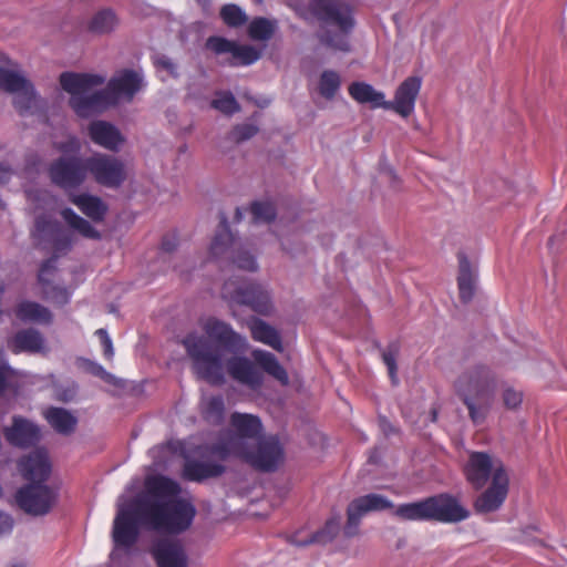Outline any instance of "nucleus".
Returning <instances> with one entry per match:
<instances>
[{
    "label": "nucleus",
    "mask_w": 567,
    "mask_h": 567,
    "mask_svg": "<svg viewBox=\"0 0 567 567\" xmlns=\"http://www.w3.org/2000/svg\"><path fill=\"white\" fill-rule=\"evenodd\" d=\"M224 22L230 27H238L246 22V13L235 4H226L220 11Z\"/></svg>",
    "instance_id": "42"
},
{
    "label": "nucleus",
    "mask_w": 567,
    "mask_h": 567,
    "mask_svg": "<svg viewBox=\"0 0 567 567\" xmlns=\"http://www.w3.org/2000/svg\"><path fill=\"white\" fill-rule=\"evenodd\" d=\"M502 396H503L504 405L509 410L518 409L523 402L522 391L516 390L513 386H506L503 390Z\"/></svg>",
    "instance_id": "49"
},
{
    "label": "nucleus",
    "mask_w": 567,
    "mask_h": 567,
    "mask_svg": "<svg viewBox=\"0 0 567 567\" xmlns=\"http://www.w3.org/2000/svg\"><path fill=\"white\" fill-rule=\"evenodd\" d=\"M275 23L265 18H258L249 24V35L255 40H268L275 32Z\"/></svg>",
    "instance_id": "40"
},
{
    "label": "nucleus",
    "mask_w": 567,
    "mask_h": 567,
    "mask_svg": "<svg viewBox=\"0 0 567 567\" xmlns=\"http://www.w3.org/2000/svg\"><path fill=\"white\" fill-rule=\"evenodd\" d=\"M340 84V76L337 72L324 71L320 78L319 92L323 97L331 100L339 91Z\"/></svg>",
    "instance_id": "39"
},
{
    "label": "nucleus",
    "mask_w": 567,
    "mask_h": 567,
    "mask_svg": "<svg viewBox=\"0 0 567 567\" xmlns=\"http://www.w3.org/2000/svg\"><path fill=\"white\" fill-rule=\"evenodd\" d=\"M58 498L55 488L41 485L30 484L20 488L16 499L18 505L28 514L41 516L48 514L54 506Z\"/></svg>",
    "instance_id": "13"
},
{
    "label": "nucleus",
    "mask_w": 567,
    "mask_h": 567,
    "mask_svg": "<svg viewBox=\"0 0 567 567\" xmlns=\"http://www.w3.org/2000/svg\"><path fill=\"white\" fill-rule=\"evenodd\" d=\"M260 58V52L252 45L235 43L231 61L233 65H249Z\"/></svg>",
    "instance_id": "37"
},
{
    "label": "nucleus",
    "mask_w": 567,
    "mask_h": 567,
    "mask_svg": "<svg viewBox=\"0 0 567 567\" xmlns=\"http://www.w3.org/2000/svg\"><path fill=\"white\" fill-rule=\"evenodd\" d=\"M105 79L97 74L64 72L60 84L70 95V106L83 118L94 116L122 102H131L144 87L143 75L132 70L117 72L104 90H97Z\"/></svg>",
    "instance_id": "2"
},
{
    "label": "nucleus",
    "mask_w": 567,
    "mask_h": 567,
    "mask_svg": "<svg viewBox=\"0 0 567 567\" xmlns=\"http://www.w3.org/2000/svg\"><path fill=\"white\" fill-rule=\"evenodd\" d=\"M27 199L35 214L33 236L41 239L55 237L59 226L53 219L58 199L43 188L25 187Z\"/></svg>",
    "instance_id": "10"
},
{
    "label": "nucleus",
    "mask_w": 567,
    "mask_h": 567,
    "mask_svg": "<svg viewBox=\"0 0 567 567\" xmlns=\"http://www.w3.org/2000/svg\"><path fill=\"white\" fill-rule=\"evenodd\" d=\"M258 127L254 124H241L231 132V138L236 142H244L256 135Z\"/></svg>",
    "instance_id": "50"
},
{
    "label": "nucleus",
    "mask_w": 567,
    "mask_h": 567,
    "mask_svg": "<svg viewBox=\"0 0 567 567\" xmlns=\"http://www.w3.org/2000/svg\"><path fill=\"white\" fill-rule=\"evenodd\" d=\"M75 395V386L72 385L68 388L64 392H58L55 393V396L61 401H71Z\"/></svg>",
    "instance_id": "56"
},
{
    "label": "nucleus",
    "mask_w": 567,
    "mask_h": 567,
    "mask_svg": "<svg viewBox=\"0 0 567 567\" xmlns=\"http://www.w3.org/2000/svg\"><path fill=\"white\" fill-rule=\"evenodd\" d=\"M3 151L0 150V185H4L10 182L13 177L23 178L16 168L12 167L14 163V156L9 154L6 158H2Z\"/></svg>",
    "instance_id": "46"
},
{
    "label": "nucleus",
    "mask_w": 567,
    "mask_h": 567,
    "mask_svg": "<svg viewBox=\"0 0 567 567\" xmlns=\"http://www.w3.org/2000/svg\"><path fill=\"white\" fill-rule=\"evenodd\" d=\"M237 382L252 389H259L264 382L262 372L245 357H233L224 361V371Z\"/></svg>",
    "instance_id": "20"
},
{
    "label": "nucleus",
    "mask_w": 567,
    "mask_h": 567,
    "mask_svg": "<svg viewBox=\"0 0 567 567\" xmlns=\"http://www.w3.org/2000/svg\"><path fill=\"white\" fill-rule=\"evenodd\" d=\"M13 529V519L6 513L0 511V537L9 535Z\"/></svg>",
    "instance_id": "55"
},
{
    "label": "nucleus",
    "mask_w": 567,
    "mask_h": 567,
    "mask_svg": "<svg viewBox=\"0 0 567 567\" xmlns=\"http://www.w3.org/2000/svg\"><path fill=\"white\" fill-rule=\"evenodd\" d=\"M49 175L63 189L76 188L86 178V159L82 161L76 156L61 157L51 164Z\"/></svg>",
    "instance_id": "15"
},
{
    "label": "nucleus",
    "mask_w": 567,
    "mask_h": 567,
    "mask_svg": "<svg viewBox=\"0 0 567 567\" xmlns=\"http://www.w3.org/2000/svg\"><path fill=\"white\" fill-rule=\"evenodd\" d=\"M157 567H187L188 557L179 540L162 539L153 547Z\"/></svg>",
    "instance_id": "21"
},
{
    "label": "nucleus",
    "mask_w": 567,
    "mask_h": 567,
    "mask_svg": "<svg viewBox=\"0 0 567 567\" xmlns=\"http://www.w3.org/2000/svg\"><path fill=\"white\" fill-rule=\"evenodd\" d=\"M175 246H176L175 241H173L168 238H165L162 244V247L165 251H172L175 248Z\"/></svg>",
    "instance_id": "58"
},
{
    "label": "nucleus",
    "mask_w": 567,
    "mask_h": 567,
    "mask_svg": "<svg viewBox=\"0 0 567 567\" xmlns=\"http://www.w3.org/2000/svg\"><path fill=\"white\" fill-rule=\"evenodd\" d=\"M349 95L360 104H369L372 109L385 110V94L365 82H353L349 85Z\"/></svg>",
    "instance_id": "30"
},
{
    "label": "nucleus",
    "mask_w": 567,
    "mask_h": 567,
    "mask_svg": "<svg viewBox=\"0 0 567 567\" xmlns=\"http://www.w3.org/2000/svg\"><path fill=\"white\" fill-rule=\"evenodd\" d=\"M202 410L205 417L210 422H218L224 415V400L221 396H204L202 400Z\"/></svg>",
    "instance_id": "38"
},
{
    "label": "nucleus",
    "mask_w": 567,
    "mask_h": 567,
    "mask_svg": "<svg viewBox=\"0 0 567 567\" xmlns=\"http://www.w3.org/2000/svg\"><path fill=\"white\" fill-rule=\"evenodd\" d=\"M234 45L235 42L228 41L220 37H212L206 42L207 49L217 54L229 53L231 55Z\"/></svg>",
    "instance_id": "48"
},
{
    "label": "nucleus",
    "mask_w": 567,
    "mask_h": 567,
    "mask_svg": "<svg viewBox=\"0 0 567 567\" xmlns=\"http://www.w3.org/2000/svg\"><path fill=\"white\" fill-rule=\"evenodd\" d=\"M223 297L231 302L248 306L257 313L267 316L272 311L271 298L267 290L254 284L225 282Z\"/></svg>",
    "instance_id": "11"
},
{
    "label": "nucleus",
    "mask_w": 567,
    "mask_h": 567,
    "mask_svg": "<svg viewBox=\"0 0 567 567\" xmlns=\"http://www.w3.org/2000/svg\"><path fill=\"white\" fill-rule=\"evenodd\" d=\"M18 467L22 476L32 482H43L51 473V464L43 450H37L21 458Z\"/></svg>",
    "instance_id": "24"
},
{
    "label": "nucleus",
    "mask_w": 567,
    "mask_h": 567,
    "mask_svg": "<svg viewBox=\"0 0 567 567\" xmlns=\"http://www.w3.org/2000/svg\"><path fill=\"white\" fill-rule=\"evenodd\" d=\"M394 514L404 520H439L456 523L468 517L470 513L458 502L445 494L426 499L399 505Z\"/></svg>",
    "instance_id": "8"
},
{
    "label": "nucleus",
    "mask_w": 567,
    "mask_h": 567,
    "mask_svg": "<svg viewBox=\"0 0 567 567\" xmlns=\"http://www.w3.org/2000/svg\"><path fill=\"white\" fill-rule=\"evenodd\" d=\"M44 416L56 432L64 435L72 433L78 423L76 417L62 408H50L45 411Z\"/></svg>",
    "instance_id": "34"
},
{
    "label": "nucleus",
    "mask_w": 567,
    "mask_h": 567,
    "mask_svg": "<svg viewBox=\"0 0 567 567\" xmlns=\"http://www.w3.org/2000/svg\"><path fill=\"white\" fill-rule=\"evenodd\" d=\"M0 87L13 96V105L21 116H44V101L18 64L3 53H0Z\"/></svg>",
    "instance_id": "7"
},
{
    "label": "nucleus",
    "mask_w": 567,
    "mask_h": 567,
    "mask_svg": "<svg viewBox=\"0 0 567 567\" xmlns=\"http://www.w3.org/2000/svg\"><path fill=\"white\" fill-rule=\"evenodd\" d=\"M255 223H268L275 218V207L269 202H256L251 205Z\"/></svg>",
    "instance_id": "45"
},
{
    "label": "nucleus",
    "mask_w": 567,
    "mask_h": 567,
    "mask_svg": "<svg viewBox=\"0 0 567 567\" xmlns=\"http://www.w3.org/2000/svg\"><path fill=\"white\" fill-rule=\"evenodd\" d=\"M86 168L97 184L111 188L121 186L127 177L125 163L103 153H95L86 158Z\"/></svg>",
    "instance_id": "12"
},
{
    "label": "nucleus",
    "mask_w": 567,
    "mask_h": 567,
    "mask_svg": "<svg viewBox=\"0 0 567 567\" xmlns=\"http://www.w3.org/2000/svg\"><path fill=\"white\" fill-rule=\"evenodd\" d=\"M117 25V18L111 10L97 12L90 22V30L95 33H107Z\"/></svg>",
    "instance_id": "36"
},
{
    "label": "nucleus",
    "mask_w": 567,
    "mask_h": 567,
    "mask_svg": "<svg viewBox=\"0 0 567 567\" xmlns=\"http://www.w3.org/2000/svg\"><path fill=\"white\" fill-rule=\"evenodd\" d=\"M95 334L100 338L101 343L103 346V354L107 360H112L114 357V348L113 342L107 333V331L103 328L96 330Z\"/></svg>",
    "instance_id": "52"
},
{
    "label": "nucleus",
    "mask_w": 567,
    "mask_h": 567,
    "mask_svg": "<svg viewBox=\"0 0 567 567\" xmlns=\"http://www.w3.org/2000/svg\"><path fill=\"white\" fill-rule=\"evenodd\" d=\"M379 423H380V427L382 429V431L384 432V434H390L393 432V426L390 424V422L385 419V417H381L379 420Z\"/></svg>",
    "instance_id": "57"
},
{
    "label": "nucleus",
    "mask_w": 567,
    "mask_h": 567,
    "mask_svg": "<svg viewBox=\"0 0 567 567\" xmlns=\"http://www.w3.org/2000/svg\"><path fill=\"white\" fill-rule=\"evenodd\" d=\"M421 86L420 76H409L396 89L393 101L385 100V110H393L402 117L410 116L414 112Z\"/></svg>",
    "instance_id": "18"
},
{
    "label": "nucleus",
    "mask_w": 567,
    "mask_h": 567,
    "mask_svg": "<svg viewBox=\"0 0 567 567\" xmlns=\"http://www.w3.org/2000/svg\"><path fill=\"white\" fill-rule=\"evenodd\" d=\"M213 106L225 114H233L239 110L234 95L227 92L218 93L213 101Z\"/></svg>",
    "instance_id": "44"
},
{
    "label": "nucleus",
    "mask_w": 567,
    "mask_h": 567,
    "mask_svg": "<svg viewBox=\"0 0 567 567\" xmlns=\"http://www.w3.org/2000/svg\"><path fill=\"white\" fill-rule=\"evenodd\" d=\"M6 440L13 446L29 447L40 440V429L33 422L14 416L12 424L3 430Z\"/></svg>",
    "instance_id": "22"
},
{
    "label": "nucleus",
    "mask_w": 567,
    "mask_h": 567,
    "mask_svg": "<svg viewBox=\"0 0 567 567\" xmlns=\"http://www.w3.org/2000/svg\"><path fill=\"white\" fill-rule=\"evenodd\" d=\"M87 369L92 374L100 377L106 382L113 383L115 380L114 375L109 373L101 364L96 362H90Z\"/></svg>",
    "instance_id": "54"
},
{
    "label": "nucleus",
    "mask_w": 567,
    "mask_h": 567,
    "mask_svg": "<svg viewBox=\"0 0 567 567\" xmlns=\"http://www.w3.org/2000/svg\"><path fill=\"white\" fill-rule=\"evenodd\" d=\"M399 353V347L391 344L382 353V359L388 368L389 375L393 383H396V355Z\"/></svg>",
    "instance_id": "47"
},
{
    "label": "nucleus",
    "mask_w": 567,
    "mask_h": 567,
    "mask_svg": "<svg viewBox=\"0 0 567 567\" xmlns=\"http://www.w3.org/2000/svg\"><path fill=\"white\" fill-rule=\"evenodd\" d=\"M238 457L262 471H274L284 461V449L275 436L259 437L255 446H249L247 453Z\"/></svg>",
    "instance_id": "14"
},
{
    "label": "nucleus",
    "mask_w": 567,
    "mask_h": 567,
    "mask_svg": "<svg viewBox=\"0 0 567 567\" xmlns=\"http://www.w3.org/2000/svg\"><path fill=\"white\" fill-rule=\"evenodd\" d=\"M251 355L255 360V362L259 365V368L276 379L278 382H280L282 385L288 384L289 377L285 368L280 364L278 359L275 354L271 352L261 350V349H255L251 352Z\"/></svg>",
    "instance_id": "32"
},
{
    "label": "nucleus",
    "mask_w": 567,
    "mask_h": 567,
    "mask_svg": "<svg viewBox=\"0 0 567 567\" xmlns=\"http://www.w3.org/2000/svg\"><path fill=\"white\" fill-rule=\"evenodd\" d=\"M262 424L258 416L235 412L230 416L229 429L223 432L218 442L213 446L199 449L203 460H186L183 475L189 481H203L224 472L220 461L228 456H239L247 453L249 446H255L260 437Z\"/></svg>",
    "instance_id": "4"
},
{
    "label": "nucleus",
    "mask_w": 567,
    "mask_h": 567,
    "mask_svg": "<svg viewBox=\"0 0 567 567\" xmlns=\"http://www.w3.org/2000/svg\"><path fill=\"white\" fill-rule=\"evenodd\" d=\"M393 504L380 494H368L353 499L348 506V523L344 528L347 536L357 534L361 518L371 513L392 507Z\"/></svg>",
    "instance_id": "16"
},
{
    "label": "nucleus",
    "mask_w": 567,
    "mask_h": 567,
    "mask_svg": "<svg viewBox=\"0 0 567 567\" xmlns=\"http://www.w3.org/2000/svg\"><path fill=\"white\" fill-rule=\"evenodd\" d=\"M202 328L206 337L190 333L183 340V344L193 360L195 373L210 384H223L226 352H245L248 341L230 324L217 318L204 320Z\"/></svg>",
    "instance_id": "3"
},
{
    "label": "nucleus",
    "mask_w": 567,
    "mask_h": 567,
    "mask_svg": "<svg viewBox=\"0 0 567 567\" xmlns=\"http://www.w3.org/2000/svg\"><path fill=\"white\" fill-rule=\"evenodd\" d=\"M477 281V270L470 262L465 255H458V277L457 285L460 297L464 302L470 301L475 292Z\"/></svg>",
    "instance_id": "27"
},
{
    "label": "nucleus",
    "mask_w": 567,
    "mask_h": 567,
    "mask_svg": "<svg viewBox=\"0 0 567 567\" xmlns=\"http://www.w3.org/2000/svg\"><path fill=\"white\" fill-rule=\"evenodd\" d=\"M9 347L16 353H44L48 350L44 337L34 329H24L17 332L9 342Z\"/></svg>",
    "instance_id": "26"
},
{
    "label": "nucleus",
    "mask_w": 567,
    "mask_h": 567,
    "mask_svg": "<svg viewBox=\"0 0 567 567\" xmlns=\"http://www.w3.org/2000/svg\"><path fill=\"white\" fill-rule=\"evenodd\" d=\"M70 246H71V243L68 241L66 244L63 245L62 249H68V248H70ZM55 249L61 250V247L59 244H56Z\"/></svg>",
    "instance_id": "59"
},
{
    "label": "nucleus",
    "mask_w": 567,
    "mask_h": 567,
    "mask_svg": "<svg viewBox=\"0 0 567 567\" xmlns=\"http://www.w3.org/2000/svg\"><path fill=\"white\" fill-rule=\"evenodd\" d=\"M154 64L156 65L158 72H167L169 75L176 74V65L173 63V61L165 56V55H157L154 59Z\"/></svg>",
    "instance_id": "53"
},
{
    "label": "nucleus",
    "mask_w": 567,
    "mask_h": 567,
    "mask_svg": "<svg viewBox=\"0 0 567 567\" xmlns=\"http://www.w3.org/2000/svg\"><path fill=\"white\" fill-rule=\"evenodd\" d=\"M17 374L8 367H0V395H17Z\"/></svg>",
    "instance_id": "41"
},
{
    "label": "nucleus",
    "mask_w": 567,
    "mask_h": 567,
    "mask_svg": "<svg viewBox=\"0 0 567 567\" xmlns=\"http://www.w3.org/2000/svg\"><path fill=\"white\" fill-rule=\"evenodd\" d=\"M196 515L189 499L181 495L179 485L165 476H148L145 489L135 499L120 497L114 518L112 558L128 551L138 537V525L148 529L179 534L188 529Z\"/></svg>",
    "instance_id": "1"
},
{
    "label": "nucleus",
    "mask_w": 567,
    "mask_h": 567,
    "mask_svg": "<svg viewBox=\"0 0 567 567\" xmlns=\"http://www.w3.org/2000/svg\"><path fill=\"white\" fill-rule=\"evenodd\" d=\"M61 216L65 224L81 236L89 239H99L101 237V234L86 219L79 216L73 209H62Z\"/></svg>",
    "instance_id": "35"
},
{
    "label": "nucleus",
    "mask_w": 567,
    "mask_h": 567,
    "mask_svg": "<svg viewBox=\"0 0 567 567\" xmlns=\"http://www.w3.org/2000/svg\"><path fill=\"white\" fill-rule=\"evenodd\" d=\"M55 147L63 154H76L80 150V142L75 136H66L64 141L55 142Z\"/></svg>",
    "instance_id": "51"
},
{
    "label": "nucleus",
    "mask_w": 567,
    "mask_h": 567,
    "mask_svg": "<svg viewBox=\"0 0 567 567\" xmlns=\"http://www.w3.org/2000/svg\"><path fill=\"white\" fill-rule=\"evenodd\" d=\"M248 327L255 341L264 343L279 352L284 350L280 333L266 321L254 318L248 322Z\"/></svg>",
    "instance_id": "29"
},
{
    "label": "nucleus",
    "mask_w": 567,
    "mask_h": 567,
    "mask_svg": "<svg viewBox=\"0 0 567 567\" xmlns=\"http://www.w3.org/2000/svg\"><path fill=\"white\" fill-rule=\"evenodd\" d=\"M508 493V475L504 467H496L489 487L475 501V511L487 514L497 511Z\"/></svg>",
    "instance_id": "17"
},
{
    "label": "nucleus",
    "mask_w": 567,
    "mask_h": 567,
    "mask_svg": "<svg viewBox=\"0 0 567 567\" xmlns=\"http://www.w3.org/2000/svg\"><path fill=\"white\" fill-rule=\"evenodd\" d=\"M70 200L74 204L85 216L91 218L94 221L103 220L107 206L105 203L97 196H93L90 194H72L70 196Z\"/></svg>",
    "instance_id": "33"
},
{
    "label": "nucleus",
    "mask_w": 567,
    "mask_h": 567,
    "mask_svg": "<svg viewBox=\"0 0 567 567\" xmlns=\"http://www.w3.org/2000/svg\"><path fill=\"white\" fill-rule=\"evenodd\" d=\"M87 135L95 145L111 152H118L126 142L117 126L103 120L92 121L87 126Z\"/></svg>",
    "instance_id": "19"
},
{
    "label": "nucleus",
    "mask_w": 567,
    "mask_h": 567,
    "mask_svg": "<svg viewBox=\"0 0 567 567\" xmlns=\"http://www.w3.org/2000/svg\"><path fill=\"white\" fill-rule=\"evenodd\" d=\"M236 218L237 220H240L241 218V212L239 209L236 210Z\"/></svg>",
    "instance_id": "60"
},
{
    "label": "nucleus",
    "mask_w": 567,
    "mask_h": 567,
    "mask_svg": "<svg viewBox=\"0 0 567 567\" xmlns=\"http://www.w3.org/2000/svg\"><path fill=\"white\" fill-rule=\"evenodd\" d=\"M0 207L3 208L4 207V204L2 203V200L0 199Z\"/></svg>",
    "instance_id": "61"
},
{
    "label": "nucleus",
    "mask_w": 567,
    "mask_h": 567,
    "mask_svg": "<svg viewBox=\"0 0 567 567\" xmlns=\"http://www.w3.org/2000/svg\"><path fill=\"white\" fill-rule=\"evenodd\" d=\"M496 467H503L501 463H494L489 455L482 452L473 453L465 467V474L468 482L475 487L481 488L486 483L488 476L495 472Z\"/></svg>",
    "instance_id": "23"
},
{
    "label": "nucleus",
    "mask_w": 567,
    "mask_h": 567,
    "mask_svg": "<svg viewBox=\"0 0 567 567\" xmlns=\"http://www.w3.org/2000/svg\"><path fill=\"white\" fill-rule=\"evenodd\" d=\"M251 355L255 360V362L259 365V368L276 379L278 382H280L282 385L288 384L289 377L285 368L280 364L278 359L275 354L271 352L261 350V349H255L251 352Z\"/></svg>",
    "instance_id": "31"
},
{
    "label": "nucleus",
    "mask_w": 567,
    "mask_h": 567,
    "mask_svg": "<svg viewBox=\"0 0 567 567\" xmlns=\"http://www.w3.org/2000/svg\"><path fill=\"white\" fill-rule=\"evenodd\" d=\"M457 396L466 405L475 424L482 423L488 414L496 391V378L485 365H475L463 371L454 382Z\"/></svg>",
    "instance_id": "6"
},
{
    "label": "nucleus",
    "mask_w": 567,
    "mask_h": 567,
    "mask_svg": "<svg viewBox=\"0 0 567 567\" xmlns=\"http://www.w3.org/2000/svg\"><path fill=\"white\" fill-rule=\"evenodd\" d=\"M209 252L216 259L231 257L233 262L239 269L247 271H256L258 269L256 257L235 240L225 217L220 219L216 235L210 244Z\"/></svg>",
    "instance_id": "9"
},
{
    "label": "nucleus",
    "mask_w": 567,
    "mask_h": 567,
    "mask_svg": "<svg viewBox=\"0 0 567 567\" xmlns=\"http://www.w3.org/2000/svg\"><path fill=\"white\" fill-rule=\"evenodd\" d=\"M55 270V258H51L42 264L39 271V282L45 299L55 303H66L70 299V292L62 287L53 285L51 276Z\"/></svg>",
    "instance_id": "25"
},
{
    "label": "nucleus",
    "mask_w": 567,
    "mask_h": 567,
    "mask_svg": "<svg viewBox=\"0 0 567 567\" xmlns=\"http://www.w3.org/2000/svg\"><path fill=\"white\" fill-rule=\"evenodd\" d=\"M14 316L24 323L49 324L52 321V313L48 308L30 300L19 302Z\"/></svg>",
    "instance_id": "28"
},
{
    "label": "nucleus",
    "mask_w": 567,
    "mask_h": 567,
    "mask_svg": "<svg viewBox=\"0 0 567 567\" xmlns=\"http://www.w3.org/2000/svg\"><path fill=\"white\" fill-rule=\"evenodd\" d=\"M340 522H341L340 516L332 517L331 519H329L326 523V526L321 532L317 533L312 538H310L309 540L302 542L301 544L303 545V544H309V543H313V542L326 543L328 540H331L340 528Z\"/></svg>",
    "instance_id": "43"
},
{
    "label": "nucleus",
    "mask_w": 567,
    "mask_h": 567,
    "mask_svg": "<svg viewBox=\"0 0 567 567\" xmlns=\"http://www.w3.org/2000/svg\"><path fill=\"white\" fill-rule=\"evenodd\" d=\"M291 7L303 18L320 21L319 39L322 44L338 51H349V34L354 27L351 9L340 0H311L309 8L297 3Z\"/></svg>",
    "instance_id": "5"
}]
</instances>
